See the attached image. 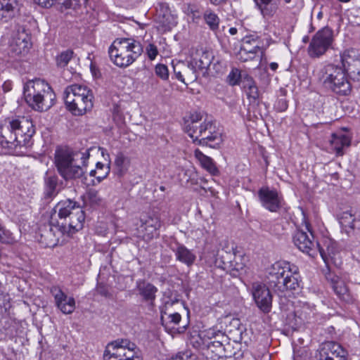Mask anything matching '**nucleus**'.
Instances as JSON below:
<instances>
[{"label": "nucleus", "mask_w": 360, "mask_h": 360, "mask_svg": "<svg viewBox=\"0 0 360 360\" xmlns=\"http://www.w3.org/2000/svg\"><path fill=\"white\" fill-rule=\"evenodd\" d=\"M351 138L342 131H338L331 134L328 139V150L330 153L342 155L344 149L350 146Z\"/></svg>", "instance_id": "obj_20"}, {"label": "nucleus", "mask_w": 360, "mask_h": 360, "mask_svg": "<svg viewBox=\"0 0 360 360\" xmlns=\"http://www.w3.org/2000/svg\"><path fill=\"white\" fill-rule=\"evenodd\" d=\"M97 292L98 294H100L102 296H104L105 297H108L110 296V294L108 290L105 286L101 285H98Z\"/></svg>", "instance_id": "obj_54"}, {"label": "nucleus", "mask_w": 360, "mask_h": 360, "mask_svg": "<svg viewBox=\"0 0 360 360\" xmlns=\"http://www.w3.org/2000/svg\"><path fill=\"white\" fill-rule=\"evenodd\" d=\"M160 226L161 221L158 217H141V225L138 228L139 236L146 241H149L158 235V231Z\"/></svg>", "instance_id": "obj_17"}, {"label": "nucleus", "mask_w": 360, "mask_h": 360, "mask_svg": "<svg viewBox=\"0 0 360 360\" xmlns=\"http://www.w3.org/2000/svg\"><path fill=\"white\" fill-rule=\"evenodd\" d=\"M217 335H219V336H221L222 338H225L224 334L221 333L220 331H218Z\"/></svg>", "instance_id": "obj_63"}, {"label": "nucleus", "mask_w": 360, "mask_h": 360, "mask_svg": "<svg viewBox=\"0 0 360 360\" xmlns=\"http://www.w3.org/2000/svg\"><path fill=\"white\" fill-rule=\"evenodd\" d=\"M191 59L193 60L194 65L196 66L198 72L201 71L203 75L207 72V69L211 68V65H212V68L215 70L216 72L219 71V69L217 68V66L219 65V62L217 61V63L212 64L214 56L211 52H202L198 58H191Z\"/></svg>", "instance_id": "obj_24"}, {"label": "nucleus", "mask_w": 360, "mask_h": 360, "mask_svg": "<svg viewBox=\"0 0 360 360\" xmlns=\"http://www.w3.org/2000/svg\"><path fill=\"white\" fill-rule=\"evenodd\" d=\"M3 88H4V90L5 91H8L11 90V86H10V84L9 83H4V85H3Z\"/></svg>", "instance_id": "obj_60"}, {"label": "nucleus", "mask_w": 360, "mask_h": 360, "mask_svg": "<svg viewBox=\"0 0 360 360\" xmlns=\"http://www.w3.org/2000/svg\"><path fill=\"white\" fill-rule=\"evenodd\" d=\"M209 129H214L212 124L210 122H204L200 124L199 126V129L198 130L194 131L193 128H188V134L193 139L194 143H197L199 139L202 137H205V132Z\"/></svg>", "instance_id": "obj_37"}, {"label": "nucleus", "mask_w": 360, "mask_h": 360, "mask_svg": "<svg viewBox=\"0 0 360 360\" xmlns=\"http://www.w3.org/2000/svg\"><path fill=\"white\" fill-rule=\"evenodd\" d=\"M229 33L231 34V35H234L237 33V29L235 28V27H231L229 29Z\"/></svg>", "instance_id": "obj_61"}, {"label": "nucleus", "mask_w": 360, "mask_h": 360, "mask_svg": "<svg viewBox=\"0 0 360 360\" xmlns=\"http://www.w3.org/2000/svg\"><path fill=\"white\" fill-rule=\"evenodd\" d=\"M202 120V115L200 112H195L192 113L189 119L186 121L185 124L192 123V124H199V122Z\"/></svg>", "instance_id": "obj_52"}, {"label": "nucleus", "mask_w": 360, "mask_h": 360, "mask_svg": "<svg viewBox=\"0 0 360 360\" xmlns=\"http://www.w3.org/2000/svg\"><path fill=\"white\" fill-rule=\"evenodd\" d=\"M35 128L26 117L9 120L0 126V146L4 148H29L32 143Z\"/></svg>", "instance_id": "obj_1"}, {"label": "nucleus", "mask_w": 360, "mask_h": 360, "mask_svg": "<svg viewBox=\"0 0 360 360\" xmlns=\"http://www.w3.org/2000/svg\"><path fill=\"white\" fill-rule=\"evenodd\" d=\"M205 136L200 137L197 143L202 146H208L211 148H217L222 142V137L220 133L214 131V129L206 131Z\"/></svg>", "instance_id": "obj_31"}, {"label": "nucleus", "mask_w": 360, "mask_h": 360, "mask_svg": "<svg viewBox=\"0 0 360 360\" xmlns=\"http://www.w3.org/2000/svg\"><path fill=\"white\" fill-rule=\"evenodd\" d=\"M188 126L190 128H193V129H194V131L195 130H198L199 129V126L200 124H192V123H187V124H185V126H184V129H185V131L188 134Z\"/></svg>", "instance_id": "obj_56"}, {"label": "nucleus", "mask_w": 360, "mask_h": 360, "mask_svg": "<svg viewBox=\"0 0 360 360\" xmlns=\"http://www.w3.org/2000/svg\"><path fill=\"white\" fill-rule=\"evenodd\" d=\"M208 350L215 352L218 357L224 355V347L221 340H214L208 345Z\"/></svg>", "instance_id": "obj_40"}, {"label": "nucleus", "mask_w": 360, "mask_h": 360, "mask_svg": "<svg viewBox=\"0 0 360 360\" xmlns=\"http://www.w3.org/2000/svg\"><path fill=\"white\" fill-rule=\"evenodd\" d=\"M245 92L248 97L253 101H256L259 98V91L256 85L250 86V88L245 90Z\"/></svg>", "instance_id": "obj_50"}, {"label": "nucleus", "mask_w": 360, "mask_h": 360, "mask_svg": "<svg viewBox=\"0 0 360 360\" xmlns=\"http://www.w3.org/2000/svg\"><path fill=\"white\" fill-rule=\"evenodd\" d=\"M72 54L73 52L70 50L61 53L56 58L57 65L61 67L67 65L72 58Z\"/></svg>", "instance_id": "obj_43"}, {"label": "nucleus", "mask_w": 360, "mask_h": 360, "mask_svg": "<svg viewBox=\"0 0 360 360\" xmlns=\"http://www.w3.org/2000/svg\"><path fill=\"white\" fill-rule=\"evenodd\" d=\"M23 95L27 104L39 112L51 108L56 99V95L49 84L40 79L27 82L23 87Z\"/></svg>", "instance_id": "obj_4"}, {"label": "nucleus", "mask_w": 360, "mask_h": 360, "mask_svg": "<svg viewBox=\"0 0 360 360\" xmlns=\"http://www.w3.org/2000/svg\"><path fill=\"white\" fill-rule=\"evenodd\" d=\"M20 0H0V20L8 21L18 9Z\"/></svg>", "instance_id": "obj_29"}, {"label": "nucleus", "mask_w": 360, "mask_h": 360, "mask_svg": "<svg viewBox=\"0 0 360 360\" xmlns=\"http://www.w3.org/2000/svg\"><path fill=\"white\" fill-rule=\"evenodd\" d=\"M35 3L38 4L39 5H41L43 7L49 8L51 7L55 0H34Z\"/></svg>", "instance_id": "obj_55"}, {"label": "nucleus", "mask_w": 360, "mask_h": 360, "mask_svg": "<svg viewBox=\"0 0 360 360\" xmlns=\"http://www.w3.org/2000/svg\"><path fill=\"white\" fill-rule=\"evenodd\" d=\"M342 68L349 79L359 81L360 79V56L358 51L351 49L340 54Z\"/></svg>", "instance_id": "obj_12"}, {"label": "nucleus", "mask_w": 360, "mask_h": 360, "mask_svg": "<svg viewBox=\"0 0 360 360\" xmlns=\"http://www.w3.org/2000/svg\"><path fill=\"white\" fill-rule=\"evenodd\" d=\"M218 25H219V24H214V23L210 24V28H211L212 30L217 29V28L218 27Z\"/></svg>", "instance_id": "obj_62"}, {"label": "nucleus", "mask_w": 360, "mask_h": 360, "mask_svg": "<svg viewBox=\"0 0 360 360\" xmlns=\"http://www.w3.org/2000/svg\"><path fill=\"white\" fill-rule=\"evenodd\" d=\"M83 201L85 206L96 207L102 204L103 199L97 191L90 189L83 196Z\"/></svg>", "instance_id": "obj_36"}, {"label": "nucleus", "mask_w": 360, "mask_h": 360, "mask_svg": "<svg viewBox=\"0 0 360 360\" xmlns=\"http://www.w3.org/2000/svg\"><path fill=\"white\" fill-rule=\"evenodd\" d=\"M155 74L163 80H167L169 78L168 68L165 65L158 64L155 66Z\"/></svg>", "instance_id": "obj_45"}, {"label": "nucleus", "mask_w": 360, "mask_h": 360, "mask_svg": "<svg viewBox=\"0 0 360 360\" xmlns=\"http://www.w3.org/2000/svg\"><path fill=\"white\" fill-rule=\"evenodd\" d=\"M258 197L262 207L271 212H278L283 205V196L276 189L262 187L258 191Z\"/></svg>", "instance_id": "obj_14"}, {"label": "nucleus", "mask_w": 360, "mask_h": 360, "mask_svg": "<svg viewBox=\"0 0 360 360\" xmlns=\"http://www.w3.org/2000/svg\"><path fill=\"white\" fill-rule=\"evenodd\" d=\"M136 290L144 301L152 302L155 299L158 288L145 280L139 279L136 282Z\"/></svg>", "instance_id": "obj_26"}, {"label": "nucleus", "mask_w": 360, "mask_h": 360, "mask_svg": "<svg viewBox=\"0 0 360 360\" xmlns=\"http://www.w3.org/2000/svg\"><path fill=\"white\" fill-rule=\"evenodd\" d=\"M240 49L247 51L252 54L254 53L257 55L261 54V56L264 54V50L262 46V42L258 36L250 35L246 36L243 39Z\"/></svg>", "instance_id": "obj_27"}, {"label": "nucleus", "mask_w": 360, "mask_h": 360, "mask_svg": "<svg viewBox=\"0 0 360 360\" xmlns=\"http://www.w3.org/2000/svg\"><path fill=\"white\" fill-rule=\"evenodd\" d=\"M155 18L156 22H172L176 20L175 15L165 4H160L157 8Z\"/></svg>", "instance_id": "obj_34"}, {"label": "nucleus", "mask_w": 360, "mask_h": 360, "mask_svg": "<svg viewBox=\"0 0 360 360\" xmlns=\"http://www.w3.org/2000/svg\"><path fill=\"white\" fill-rule=\"evenodd\" d=\"M264 18L272 17L276 12L277 6L271 0H254Z\"/></svg>", "instance_id": "obj_35"}, {"label": "nucleus", "mask_w": 360, "mask_h": 360, "mask_svg": "<svg viewBox=\"0 0 360 360\" xmlns=\"http://www.w3.org/2000/svg\"><path fill=\"white\" fill-rule=\"evenodd\" d=\"M333 36V30L328 25L319 30L308 46L309 56L311 58H319L323 56L331 46Z\"/></svg>", "instance_id": "obj_11"}, {"label": "nucleus", "mask_w": 360, "mask_h": 360, "mask_svg": "<svg viewBox=\"0 0 360 360\" xmlns=\"http://www.w3.org/2000/svg\"><path fill=\"white\" fill-rule=\"evenodd\" d=\"M63 235L65 234L58 225V221L54 224L52 220L49 224L44 225L39 229L37 238L41 247L51 248L58 244Z\"/></svg>", "instance_id": "obj_13"}, {"label": "nucleus", "mask_w": 360, "mask_h": 360, "mask_svg": "<svg viewBox=\"0 0 360 360\" xmlns=\"http://www.w3.org/2000/svg\"><path fill=\"white\" fill-rule=\"evenodd\" d=\"M160 191H164L165 190V186H161L160 187Z\"/></svg>", "instance_id": "obj_64"}, {"label": "nucleus", "mask_w": 360, "mask_h": 360, "mask_svg": "<svg viewBox=\"0 0 360 360\" xmlns=\"http://www.w3.org/2000/svg\"><path fill=\"white\" fill-rule=\"evenodd\" d=\"M104 360H141L136 344L128 339L109 342L103 353Z\"/></svg>", "instance_id": "obj_9"}, {"label": "nucleus", "mask_w": 360, "mask_h": 360, "mask_svg": "<svg viewBox=\"0 0 360 360\" xmlns=\"http://www.w3.org/2000/svg\"><path fill=\"white\" fill-rule=\"evenodd\" d=\"M130 160L129 158L126 157L122 153H118L115 160V165L120 168V170H127L129 166Z\"/></svg>", "instance_id": "obj_39"}, {"label": "nucleus", "mask_w": 360, "mask_h": 360, "mask_svg": "<svg viewBox=\"0 0 360 360\" xmlns=\"http://www.w3.org/2000/svg\"><path fill=\"white\" fill-rule=\"evenodd\" d=\"M146 54L151 60H155L158 54L157 46L153 44H149L146 49Z\"/></svg>", "instance_id": "obj_46"}, {"label": "nucleus", "mask_w": 360, "mask_h": 360, "mask_svg": "<svg viewBox=\"0 0 360 360\" xmlns=\"http://www.w3.org/2000/svg\"><path fill=\"white\" fill-rule=\"evenodd\" d=\"M110 167L105 165L101 162H97L96 169L90 172L89 175L95 177L94 179L93 184H98L101 183L104 179H105L110 173Z\"/></svg>", "instance_id": "obj_33"}, {"label": "nucleus", "mask_w": 360, "mask_h": 360, "mask_svg": "<svg viewBox=\"0 0 360 360\" xmlns=\"http://www.w3.org/2000/svg\"><path fill=\"white\" fill-rule=\"evenodd\" d=\"M203 18L205 22H215L219 20L217 15L211 10H207L203 13Z\"/></svg>", "instance_id": "obj_49"}, {"label": "nucleus", "mask_w": 360, "mask_h": 360, "mask_svg": "<svg viewBox=\"0 0 360 360\" xmlns=\"http://www.w3.org/2000/svg\"><path fill=\"white\" fill-rule=\"evenodd\" d=\"M240 79H242L240 72L236 68L232 69L228 75V82L231 86L238 84Z\"/></svg>", "instance_id": "obj_44"}, {"label": "nucleus", "mask_w": 360, "mask_h": 360, "mask_svg": "<svg viewBox=\"0 0 360 360\" xmlns=\"http://www.w3.org/2000/svg\"><path fill=\"white\" fill-rule=\"evenodd\" d=\"M316 77L326 89L337 95L347 96L352 91L349 79L340 64L324 65L317 71Z\"/></svg>", "instance_id": "obj_3"}, {"label": "nucleus", "mask_w": 360, "mask_h": 360, "mask_svg": "<svg viewBox=\"0 0 360 360\" xmlns=\"http://www.w3.org/2000/svg\"><path fill=\"white\" fill-rule=\"evenodd\" d=\"M58 185V177L55 175L48 176L45 179L46 195L52 198L57 194L56 187Z\"/></svg>", "instance_id": "obj_38"}, {"label": "nucleus", "mask_w": 360, "mask_h": 360, "mask_svg": "<svg viewBox=\"0 0 360 360\" xmlns=\"http://www.w3.org/2000/svg\"><path fill=\"white\" fill-rule=\"evenodd\" d=\"M252 295L257 307L264 313H268L271 309L272 297L269 290L265 285L253 283Z\"/></svg>", "instance_id": "obj_19"}, {"label": "nucleus", "mask_w": 360, "mask_h": 360, "mask_svg": "<svg viewBox=\"0 0 360 360\" xmlns=\"http://www.w3.org/2000/svg\"><path fill=\"white\" fill-rule=\"evenodd\" d=\"M276 108L278 111L283 112L288 108V102L285 98H280L276 103Z\"/></svg>", "instance_id": "obj_53"}, {"label": "nucleus", "mask_w": 360, "mask_h": 360, "mask_svg": "<svg viewBox=\"0 0 360 360\" xmlns=\"http://www.w3.org/2000/svg\"><path fill=\"white\" fill-rule=\"evenodd\" d=\"M55 214L64 234L72 236L83 228L85 216L77 202L69 199L59 202L55 207Z\"/></svg>", "instance_id": "obj_6"}, {"label": "nucleus", "mask_w": 360, "mask_h": 360, "mask_svg": "<svg viewBox=\"0 0 360 360\" xmlns=\"http://www.w3.org/2000/svg\"><path fill=\"white\" fill-rule=\"evenodd\" d=\"M89 0H64L62 3L61 8L65 9H77L80 6L86 5Z\"/></svg>", "instance_id": "obj_42"}, {"label": "nucleus", "mask_w": 360, "mask_h": 360, "mask_svg": "<svg viewBox=\"0 0 360 360\" xmlns=\"http://www.w3.org/2000/svg\"><path fill=\"white\" fill-rule=\"evenodd\" d=\"M318 360H347V358H334L333 356H321Z\"/></svg>", "instance_id": "obj_57"}, {"label": "nucleus", "mask_w": 360, "mask_h": 360, "mask_svg": "<svg viewBox=\"0 0 360 360\" xmlns=\"http://www.w3.org/2000/svg\"><path fill=\"white\" fill-rule=\"evenodd\" d=\"M266 272L270 286L278 291L295 290L299 286L298 268L288 262H276L267 269Z\"/></svg>", "instance_id": "obj_5"}, {"label": "nucleus", "mask_w": 360, "mask_h": 360, "mask_svg": "<svg viewBox=\"0 0 360 360\" xmlns=\"http://www.w3.org/2000/svg\"><path fill=\"white\" fill-rule=\"evenodd\" d=\"M269 67L273 71H275L277 70L278 65L276 63H271Z\"/></svg>", "instance_id": "obj_59"}, {"label": "nucleus", "mask_w": 360, "mask_h": 360, "mask_svg": "<svg viewBox=\"0 0 360 360\" xmlns=\"http://www.w3.org/2000/svg\"><path fill=\"white\" fill-rule=\"evenodd\" d=\"M327 278L330 281L335 293L340 299L345 302L350 300V295L345 283L338 276L329 275Z\"/></svg>", "instance_id": "obj_28"}, {"label": "nucleus", "mask_w": 360, "mask_h": 360, "mask_svg": "<svg viewBox=\"0 0 360 360\" xmlns=\"http://www.w3.org/2000/svg\"><path fill=\"white\" fill-rule=\"evenodd\" d=\"M175 302H167L165 308L161 311V321L165 329H174L181 321V315L177 312H172L169 308ZM177 303V302H176Z\"/></svg>", "instance_id": "obj_22"}, {"label": "nucleus", "mask_w": 360, "mask_h": 360, "mask_svg": "<svg viewBox=\"0 0 360 360\" xmlns=\"http://www.w3.org/2000/svg\"><path fill=\"white\" fill-rule=\"evenodd\" d=\"M89 156V149L73 153L67 148H58L55 153L54 163L64 179L80 178L84 173Z\"/></svg>", "instance_id": "obj_2"}, {"label": "nucleus", "mask_w": 360, "mask_h": 360, "mask_svg": "<svg viewBox=\"0 0 360 360\" xmlns=\"http://www.w3.org/2000/svg\"><path fill=\"white\" fill-rule=\"evenodd\" d=\"M337 250L336 243L329 238L323 240V245L319 244L317 252L320 253L323 260L328 265L329 261L333 259Z\"/></svg>", "instance_id": "obj_30"}, {"label": "nucleus", "mask_w": 360, "mask_h": 360, "mask_svg": "<svg viewBox=\"0 0 360 360\" xmlns=\"http://www.w3.org/2000/svg\"><path fill=\"white\" fill-rule=\"evenodd\" d=\"M94 94L86 86L72 84L64 91L67 109L75 116H81L90 111L94 106Z\"/></svg>", "instance_id": "obj_7"}, {"label": "nucleus", "mask_w": 360, "mask_h": 360, "mask_svg": "<svg viewBox=\"0 0 360 360\" xmlns=\"http://www.w3.org/2000/svg\"><path fill=\"white\" fill-rule=\"evenodd\" d=\"M302 226L304 227L307 231L304 229H298L293 236L294 244L302 252L314 257L317 252L319 243L314 240L310 223L304 215L303 216Z\"/></svg>", "instance_id": "obj_10"}, {"label": "nucleus", "mask_w": 360, "mask_h": 360, "mask_svg": "<svg viewBox=\"0 0 360 360\" xmlns=\"http://www.w3.org/2000/svg\"><path fill=\"white\" fill-rule=\"evenodd\" d=\"M174 252L176 260L188 267L191 266L196 260L195 253L183 244H178Z\"/></svg>", "instance_id": "obj_25"}, {"label": "nucleus", "mask_w": 360, "mask_h": 360, "mask_svg": "<svg viewBox=\"0 0 360 360\" xmlns=\"http://www.w3.org/2000/svg\"><path fill=\"white\" fill-rule=\"evenodd\" d=\"M241 82L243 84L245 91L250 88V86H255V82L253 80L252 77L246 75L241 79Z\"/></svg>", "instance_id": "obj_51"}, {"label": "nucleus", "mask_w": 360, "mask_h": 360, "mask_svg": "<svg viewBox=\"0 0 360 360\" xmlns=\"http://www.w3.org/2000/svg\"><path fill=\"white\" fill-rule=\"evenodd\" d=\"M194 155L201 166L209 173L214 176L219 174V170L211 158L204 155L199 149L195 150Z\"/></svg>", "instance_id": "obj_32"}, {"label": "nucleus", "mask_w": 360, "mask_h": 360, "mask_svg": "<svg viewBox=\"0 0 360 360\" xmlns=\"http://www.w3.org/2000/svg\"><path fill=\"white\" fill-rule=\"evenodd\" d=\"M50 292L54 298L56 307L63 314H71L75 311L76 306L75 298L65 294L59 286H52Z\"/></svg>", "instance_id": "obj_16"}, {"label": "nucleus", "mask_w": 360, "mask_h": 360, "mask_svg": "<svg viewBox=\"0 0 360 360\" xmlns=\"http://www.w3.org/2000/svg\"><path fill=\"white\" fill-rule=\"evenodd\" d=\"M30 47L28 36L24 32H18L10 41L9 53L12 56L24 55Z\"/></svg>", "instance_id": "obj_21"}, {"label": "nucleus", "mask_w": 360, "mask_h": 360, "mask_svg": "<svg viewBox=\"0 0 360 360\" xmlns=\"http://www.w3.org/2000/svg\"><path fill=\"white\" fill-rule=\"evenodd\" d=\"M140 42L127 38L117 39L108 49L110 60L118 67H128L142 53Z\"/></svg>", "instance_id": "obj_8"}, {"label": "nucleus", "mask_w": 360, "mask_h": 360, "mask_svg": "<svg viewBox=\"0 0 360 360\" xmlns=\"http://www.w3.org/2000/svg\"><path fill=\"white\" fill-rule=\"evenodd\" d=\"M342 231L349 237L360 236V218L352 210L345 211L338 216Z\"/></svg>", "instance_id": "obj_15"}, {"label": "nucleus", "mask_w": 360, "mask_h": 360, "mask_svg": "<svg viewBox=\"0 0 360 360\" xmlns=\"http://www.w3.org/2000/svg\"><path fill=\"white\" fill-rule=\"evenodd\" d=\"M319 356L347 358V352L337 342L328 341L323 343L320 348Z\"/></svg>", "instance_id": "obj_23"}, {"label": "nucleus", "mask_w": 360, "mask_h": 360, "mask_svg": "<svg viewBox=\"0 0 360 360\" xmlns=\"http://www.w3.org/2000/svg\"><path fill=\"white\" fill-rule=\"evenodd\" d=\"M0 242L2 243L11 244L15 242V238L13 236V233L8 231L5 229L0 224Z\"/></svg>", "instance_id": "obj_41"}, {"label": "nucleus", "mask_w": 360, "mask_h": 360, "mask_svg": "<svg viewBox=\"0 0 360 360\" xmlns=\"http://www.w3.org/2000/svg\"><path fill=\"white\" fill-rule=\"evenodd\" d=\"M207 335L209 338H214L215 337V332L214 331V330H212V329H210L207 332Z\"/></svg>", "instance_id": "obj_58"}, {"label": "nucleus", "mask_w": 360, "mask_h": 360, "mask_svg": "<svg viewBox=\"0 0 360 360\" xmlns=\"http://www.w3.org/2000/svg\"><path fill=\"white\" fill-rule=\"evenodd\" d=\"M173 69L176 78L184 84H186L185 78L190 82H193L198 77L199 72L194 65L193 60L178 62L173 65Z\"/></svg>", "instance_id": "obj_18"}, {"label": "nucleus", "mask_w": 360, "mask_h": 360, "mask_svg": "<svg viewBox=\"0 0 360 360\" xmlns=\"http://www.w3.org/2000/svg\"><path fill=\"white\" fill-rule=\"evenodd\" d=\"M256 54L254 53H252V54L248 53L247 51H244V50L240 49L239 50L238 53V58L243 62H246L248 60H253L256 57Z\"/></svg>", "instance_id": "obj_48"}, {"label": "nucleus", "mask_w": 360, "mask_h": 360, "mask_svg": "<svg viewBox=\"0 0 360 360\" xmlns=\"http://www.w3.org/2000/svg\"><path fill=\"white\" fill-rule=\"evenodd\" d=\"M202 16H203V13L202 12L191 8V11L187 13L186 20L188 22L191 20L195 22V20H201Z\"/></svg>", "instance_id": "obj_47"}]
</instances>
